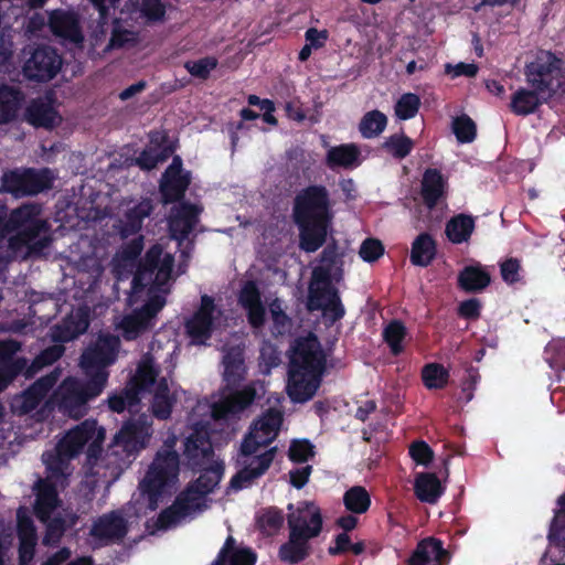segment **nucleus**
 <instances>
[{"label":"nucleus","mask_w":565,"mask_h":565,"mask_svg":"<svg viewBox=\"0 0 565 565\" xmlns=\"http://www.w3.org/2000/svg\"><path fill=\"white\" fill-rule=\"evenodd\" d=\"M266 393L264 381H254L213 403L205 420L198 422L194 416L207 412V406L199 404L191 416L192 433L185 438L184 455L193 466H202L200 477L182 492L173 505L164 510L159 519V529L167 530L182 521L193 518L209 507L207 494L213 492L223 476V463L214 457L209 440L206 425L211 419H227L239 415L254 401Z\"/></svg>","instance_id":"obj_1"},{"label":"nucleus","mask_w":565,"mask_h":565,"mask_svg":"<svg viewBox=\"0 0 565 565\" xmlns=\"http://www.w3.org/2000/svg\"><path fill=\"white\" fill-rule=\"evenodd\" d=\"M106 431L94 419H86L70 429L56 446L55 454L45 452L42 456L47 469L45 480L36 484L35 514L46 523L44 544L56 543L67 522L73 524L75 519L66 514L62 518L56 488L65 486L66 478L71 475L68 461L86 449L89 458L96 457L102 449Z\"/></svg>","instance_id":"obj_2"},{"label":"nucleus","mask_w":565,"mask_h":565,"mask_svg":"<svg viewBox=\"0 0 565 565\" xmlns=\"http://www.w3.org/2000/svg\"><path fill=\"white\" fill-rule=\"evenodd\" d=\"M167 245L168 243L153 245L134 278L128 303L141 306L114 321L115 329L127 341L137 339L154 327L157 315L166 305L170 281L184 271L181 265L178 271L173 270V255Z\"/></svg>","instance_id":"obj_3"},{"label":"nucleus","mask_w":565,"mask_h":565,"mask_svg":"<svg viewBox=\"0 0 565 565\" xmlns=\"http://www.w3.org/2000/svg\"><path fill=\"white\" fill-rule=\"evenodd\" d=\"M120 339L109 333H100L82 353L79 366L88 377L81 382L76 377H67L53 395V403L70 416L78 418L86 414L88 401L99 396L107 385L109 372L118 358Z\"/></svg>","instance_id":"obj_4"},{"label":"nucleus","mask_w":565,"mask_h":565,"mask_svg":"<svg viewBox=\"0 0 565 565\" xmlns=\"http://www.w3.org/2000/svg\"><path fill=\"white\" fill-rule=\"evenodd\" d=\"M49 244L50 228L40 205L13 210L0 231V273L11 259L41 253Z\"/></svg>","instance_id":"obj_5"},{"label":"nucleus","mask_w":565,"mask_h":565,"mask_svg":"<svg viewBox=\"0 0 565 565\" xmlns=\"http://www.w3.org/2000/svg\"><path fill=\"white\" fill-rule=\"evenodd\" d=\"M281 424L282 414L277 409H269L252 424L241 445L238 459L241 468L231 480L233 489L248 488L268 470L276 449L270 448L259 455H256V452L260 448L267 447L277 437Z\"/></svg>","instance_id":"obj_6"},{"label":"nucleus","mask_w":565,"mask_h":565,"mask_svg":"<svg viewBox=\"0 0 565 565\" xmlns=\"http://www.w3.org/2000/svg\"><path fill=\"white\" fill-rule=\"evenodd\" d=\"M326 358L316 337L296 341L290 355L287 394L294 403L311 399L320 386Z\"/></svg>","instance_id":"obj_7"},{"label":"nucleus","mask_w":565,"mask_h":565,"mask_svg":"<svg viewBox=\"0 0 565 565\" xmlns=\"http://www.w3.org/2000/svg\"><path fill=\"white\" fill-rule=\"evenodd\" d=\"M177 438L167 439L164 447L158 451L145 478L139 483V499L136 511L146 515L154 511L159 503L175 490L179 476V457L173 450Z\"/></svg>","instance_id":"obj_8"},{"label":"nucleus","mask_w":565,"mask_h":565,"mask_svg":"<svg viewBox=\"0 0 565 565\" xmlns=\"http://www.w3.org/2000/svg\"><path fill=\"white\" fill-rule=\"evenodd\" d=\"M294 217L300 230V247L316 252L324 242L331 220L328 193L324 188L310 186L295 201Z\"/></svg>","instance_id":"obj_9"},{"label":"nucleus","mask_w":565,"mask_h":565,"mask_svg":"<svg viewBox=\"0 0 565 565\" xmlns=\"http://www.w3.org/2000/svg\"><path fill=\"white\" fill-rule=\"evenodd\" d=\"M342 262L332 250H324L322 264L313 269L309 286L308 309L322 310L323 316L331 322L341 319L344 309L337 291L331 286L332 280H339L342 275Z\"/></svg>","instance_id":"obj_10"},{"label":"nucleus","mask_w":565,"mask_h":565,"mask_svg":"<svg viewBox=\"0 0 565 565\" xmlns=\"http://www.w3.org/2000/svg\"><path fill=\"white\" fill-rule=\"evenodd\" d=\"M526 83L551 97L561 87L564 72L563 62L548 51H541L525 66Z\"/></svg>","instance_id":"obj_11"},{"label":"nucleus","mask_w":565,"mask_h":565,"mask_svg":"<svg viewBox=\"0 0 565 565\" xmlns=\"http://www.w3.org/2000/svg\"><path fill=\"white\" fill-rule=\"evenodd\" d=\"M227 326V317L214 299L204 295L194 315L186 321V331L192 342L204 344L213 333Z\"/></svg>","instance_id":"obj_12"},{"label":"nucleus","mask_w":565,"mask_h":565,"mask_svg":"<svg viewBox=\"0 0 565 565\" xmlns=\"http://www.w3.org/2000/svg\"><path fill=\"white\" fill-rule=\"evenodd\" d=\"M53 180L49 169L10 171L3 174L1 189L15 198L34 195L51 188Z\"/></svg>","instance_id":"obj_13"},{"label":"nucleus","mask_w":565,"mask_h":565,"mask_svg":"<svg viewBox=\"0 0 565 565\" xmlns=\"http://www.w3.org/2000/svg\"><path fill=\"white\" fill-rule=\"evenodd\" d=\"M152 358L153 380L149 379V370L146 371L147 384L142 386V394L151 388V412L159 419H167L172 411V406L178 398V390L173 383H169L168 379L158 376L157 363L160 359L154 353H148Z\"/></svg>","instance_id":"obj_14"},{"label":"nucleus","mask_w":565,"mask_h":565,"mask_svg":"<svg viewBox=\"0 0 565 565\" xmlns=\"http://www.w3.org/2000/svg\"><path fill=\"white\" fill-rule=\"evenodd\" d=\"M149 370V379L153 380L152 358L146 354L141 358L136 375L131 379L128 386L121 393L111 394L108 399V407L116 413H121L126 408L130 412L141 399L142 386L147 384L146 371Z\"/></svg>","instance_id":"obj_15"},{"label":"nucleus","mask_w":565,"mask_h":565,"mask_svg":"<svg viewBox=\"0 0 565 565\" xmlns=\"http://www.w3.org/2000/svg\"><path fill=\"white\" fill-rule=\"evenodd\" d=\"M62 58L57 52L50 46H41L30 52L23 64L25 77L34 81H50L61 70Z\"/></svg>","instance_id":"obj_16"},{"label":"nucleus","mask_w":565,"mask_h":565,"mask_svg":"<svg viewBox=\"0 0 565 565\" xmlns=\"http://www.w3.org/2000/svg\"><path fill=\"white\" fill-rule=\"evenodd\" d=\"M128 520L120 511H111L99 516L92 525L89 543L99 547L120 541L127 533Z\"/></svg>","instance_id":"obj_17"},{"label":"nucleus","mask_w":565,"mask_h":565,"mask_svg":"<svg viewBox=\"0 0 565 565\" xmlns=\"http://www.w3.org/2000/svg\"><path fill=\"white\" fill-rule=\"evenodd\" d=\"M288 510V525L295 535L312 539L320 533L322 518L319 508L312 502H300L296 507L289 504Z\"/></svg>","instance_id":"obj_18"},{"label":"nucleus","mask_w":565,"mask_h":565,"mask_svg":"<svg viewBox=\"0 0 565 565\" xmlns=\"http://www.w3.org/2000/svg\"><path fill=\"white\" fill-rule=\"evenodd\" d=\"M189 183L190 175L183 172L181 159L174 157L160 182V191L164 202H173L180 199L184 194Z\"/></svg>","instance_id":"obj_19"},{"label":"nucleus","mask_w":565,"mask_h":565,"mask_svg":"<svg viewBox=\"0 0 565 565\" xmlns=\"http://www.w3.org/2000/svg\"><path fill=\"white\" fill-rule=\"evenodd\" d=\"M151 434L150 424L128 422L114 437V445L122 447L126 452L130 454L143 448L148 444Z\"/></svg>","instance_id":"obj_20"},{"label":"nucleus","mask_w":565,"mask_h":565,"mask_svg":"<svg viewBox=\"0 0 565 565\" xmlns=\"http://www.w3.org/2000/svg\"><path fill=\"white\" fill-rule=\"evenodd\" d=\"M449 559V552L444 548L441 541L427 537L417 544L407 565H447Z\"/></svg>","instance_id":"obj_21"},{"label":"nucleus","mask_w":565,"mask_h":565,"mask_svg":"<svg viewBox=\"0 0 565 565\" xmlns=\"http://www.w3.org/2000/svg\"><path fill=\"white\" fill-rule=\"evenodd\" d=\"M58 377L60 373L54 371L36 381L28 391L13 399V408L21 414L33 411L57 382Z\"/></svg>","instance_id":"obj_22"},{"label":"nucleus","mask_w":565,"mask_h":565,"mask_svg":"<svg viewBox=\"0 0 565 565\" xmlns=\"http://www.w3.org/2000/svg\"><path fill=\"white\" fill-rule=\"evenodd\" d=\"M200 212V207L189 204H182L173 209L170 218V232L180 246L196 225Z\"/></svg>","instance_id":"obj_23"},{"label":"nucleus","mask_w":565,"mask_h":565,"mask_svg":"<svg viewBox=\"0 0 565 565\" xmlns=\"http://www.w3.org/2000/svg\"><path fill=\"white\" fill-rule=\"evenodd\" d=\"M88 324V309L79 307L73 310L61 324L54 328L52 339L56 342L71 341L84 333Z\"/></svg>","instance_id":"obj_24"},{"label":"nucleus","mask_w":565,"mask_h":565,"mask_svg":"<svg viewBox=\"0 0 565 565\" xmlns=\"http://www.w3.org/2000/svg\"><path fill=\"white\" fill-rule=\"evenodd\" d=\"M20 349L15 341H0V392H2L13 377L25 366V361L13 359Z\"/></svg>","instance_id":"obj_25"},{"label":"nucleus","mask_w":565,"mask_h":565,"mask_svg":"<svg viewBox=\"0 0 565 565\" xmlns=\"http://www.w3.org/2000/svg\"><path fill=\"white\" fill-rule=\"evenodd\" d=\"M238 301L247 313L249 324L253 328H260L265 322V309L260 301L259 290L253 281L244 284Z\"/></svg>","instance_id":"obj_26"},{"label":"nucleus","mask_w":565,"mask_h":565,"mask_svg":"<svg viewBox=\"0 0 565 565\" xmlns=\"http://www.w3.org/2000/svg\"><path fill=\"white\" fill-rule=\"evenodd\" d=\"M18 532L20 539L19 561L20 565H29L34 556L36 535L33 522L22 508L18 510Z\"/></svg>","instance_id":"obj_27"},{"label":"nucleus","mask_w":565,"mask_h":565,"mask_svg":"<svg viewBox=\"0 0 565 565\" xmlns=\"http://www.w3.org/2000/svg\"><path fill=\"white\" fill-rule=\"evenodd\" d=\"M152 210L149 200L140 202H128L125 209V215L119 222V232L124 238L136 234L140 228L145 217L149 216Z\"/></svg>","instance_id":"obj_28"},{"label":"nucleus","mask_w":565,"mask_h":565,"mask_svg":"<svg viewBox=\"0 0 565 565\" xmlns=\"http://www.w3.org/2000/svg\"><path fill=\"white\" fill-rule=\"evenodd\" d=\"M547 98L536 88L519 87L511 96L509 108L518 116H526L533 114Z\"/></svg>","instance_id":"obj_29"},{"label":"nucleus","mask_w":565,"mask_h":565,"mask_svg":"<svg viewBox=\"0 0 565 565\" xmlns=\"http://www.w3.org/2000/svg\"><path fill=\"white\" fill-rule=\"evenodd\" d=\"M255 562L256 554L249 547L237 544L232 536H228L211 565H254Z\"/></svg>","instance_id":"obj_30"},{"label":"nucleus","mask_w":565,"mask_h":565,"mask_svg":"<svg viewBox=\"0 0 565 565\" xmlns=\"http://www.w3.org/2000/svg\"><path fill=\"white\" fill-rule=\"evenodd\" d=\"M25 120L34 127L52 128L61 118L49 98H39L28 106Z\"/></svg>","instance_id":"obj_31"},{"label":"nucleus","mask_w":565,"mask_h":565,"mask_svg":"<svg viewBox=\"0 0 565 565\" xmlns=\"http://www.w3.org/2000/svg\"><path fill=\"white\" fill-rule=\"evenodd\" d=\"M50 28L54 34L73 43H79L83 40L77 20L71 12L53 11L50 15Z\"/></svg>","instance_id":"obj_32"},{"label":"nucleus","mask_w":565,"mask_h":565,"mask_svg":"<svg viewBox=\"0 0 565 565\" xmlns=\"http://www.w3.org/2000/svg\"><path fill=\"white\" fill-rule=\"evenodd\" d=\"M164 141V132H152L150 135V143L137 159V164L141 169L150 170L153 169L159 162L164 161L170 154L168 147L163 145Z\"/></svg>","instance_id":"obj_33"},{"label":"nucleus","mask_w":565,"mask_h":565,"mask_svg":"<svg viewBox=\"0 0 565 565\" xmlns=\"http://www.w3.org/2000/svg\"><path fill=\"white\" fill-rule=\"evenodd\" d=\"M222 364L223 376L228 384H235L244 379L246 367L241 345L224 348Z\"/></svg>","instance_id":"obj_34"},{"label":"nucleus","mask_w":565,"mask_h":565,"mask_svg":"<svg viewBox=\"0 0 565 565\" xmlns=\"http://www.w3.org/2000/svg\"><path fill=\"white\" fill-rule=\"evenodd\" d=\"M447 189V182L441 173L436 169L425 171L422 180V196L428 207H434L444 196Z\"/></svg>","instance_id":"obj_35"},{"label":"nucleus","mask_w":565,"mask_h":565,"mask_svg":"<svg viewBox=\"0 0 565 565\" xmlns=\"http://www.w3.org/2000/svg\"><path fill=\"white\" fill-rule=\"evenodd\" d=\"M416 497L426 503L434 504L444 492L439 479L434 473H418L414 484Z\"/></svg>","instance_id":"obj_36"},{"label":"nucleus","mask_w":565,"mask_h":565,"mask_svg":"<svg viewBox=\"0 0 565 565\" xmlns=\"http://www.w3.org/2000/svg\"><path fill=\"white\" fill-rule=\"evenodd\" d=\"M360 150L353 143L331 147L327 153V163L330 168H351L360 163Z\"/></svg>","instance_id":"obj_37"},{"label":"nucleus","mask_w":565,"mask_h":565,"mask_svg":"<svg viewBox=\"0 0 565 565\" xmlns=\"http://www.w3.org/2000/svg\"><path fill=\"white\" fill-rule=\"evenodd\" d=\"M436 254L435 243L427 234L419 235L413 243L411 260L414 265L426 267Z\"/></svg>","instance_id":"obj_38"},{"label":"nucleus","mask_w":565,"mask_h":565,"mask_svg":"<svg viewBox=\"0 0 565 565\" xmlns=\"http://www.w3.org/2000/svg\"><path fill=\"white\" fill-rule=\"evenodd\" d=\"M309 540V537L295 535L294 532H290L289 541L279 551L281 559L289 563H297L303 559L307 555Z\"/></svg>","instance_id":"obj_39"},{"label":"nucleus","mask_w":565,"mask_h":565,"mask_svg":"<svg viewBox=\"0 0 565 565\" xmlns=\"http://www.w3.org/2000/svg\"><path fill=\"white\" fill-rule=\"evenodd\" d=\"M21 105V96L18 92L7 86L0 87V124L15 118Z\"/></svg>","instance_id":"obj_40"},{"label":"nucleus","mask_w":565,"mask_h":565,"mask_svg":"<svg viewBox=\"0 0 565 565\" xmlns=\"http://www.w3.org/2000/svg\"><path fill=\"white\" fill-rule=\"evenodd\" d=\"M387 125V117L380 110L367 111L359 124V131L364 138L371 139L381 135Z\"/></svg>","instance_id":"obj_41"},{"label":"nucleus","mask_w":565,"mask_h":565,"mask_svg":"<svg viewBox=\"0 0 565 565\" xmlns=\"http://www.w3.org/2000/svg\"><path fill=\"white\" fill-rule=\"evenodd\" d=\"M459 284L466 290L477 291L490 284V276L479 266H469L459 275Z\"/></svg>","instance_id":"obj_42"},{"label":"nucleus","mask_w":565,"mask_h":565,"mask_svg":"<svg viewBox=\"0 0 565 565\" xmlns=\"http://www.w3.org/2000/svg\"><path fill=\"white\" fill-rule=\"evenodd\" d=\"M343 503L348 511L355 514L365 513L371 505L369 492L361 486H354L345 491Z\"/></svg>","instance_id":"obj_43"},{"label":"nucleus","mask_w":565,"mask_h":565,"mask_svg":"<svg viewBox=\"0 0 565 565\" xmlns=\"http://www.w3.org/2000/svg\"><path fill=\"white\" fill-rule=\"evenodd\" d=\"M475 227V222L470 216L458 215L450 220L446 227L448 238L456 244L467 241Z\"/></svg>","instance_id":"obj_44"},{"label":"nucleus","mask_w":565,"mask_h":565,"mask_svg":"<svg viewBox=\"0 0 565 565\" xmlns=\"http://www.w3.org/2000/svg\"><path fill=\"white\" fill-rule=\"evenodd\" d=\"M422 376L427 388L437 390L446 386L449 373L443 365L431 363L423 369Z\"/></svg>","instance_id":"obj_45"},{"label":"nucleus","mask_w":565,"mask_h":565,"mask_svg":"<svg viewBox=\"0 0 565 565\" xmlns=\"http://www.w3.org/2000/svg\"><path fill=\"white\" fill-rule=\"evenodd\" d=\"M420 106V98L413 93L403 94L395 104V115L401 120H407L416 116Z\"/></svg>","instance_id":"obj_46"},{"label":"nucleus","mask_w":565,"mask_h":565,"mask_svg":"<svg viewBox=\"0 0 565 565\" xmlns=\"http://www.w3.org/2000/svg\"><path fill=\"white\" fill-rule=\"evenodd\" d=\"M269 315L273 322L271 332L274 334H284L289 330L290 319L285 313L279 299H275L269 303Z\"/></svg>","instance_id":"obj_47"},{"label":"nucleus","mask_w":565,"mask_h":565,"mask_svg":"<svg viewBox=\"0 0 565 565\" xmlns=\"http://www.w3.org/2000/svg\"><path fill=\"white\" fill-rule=\"evenodd\" d=\"M383 335L394 354L403 351L402 341L406 335V329L399 321H392L384 329Z\"/></svg>","instance_id":"obj_48"},{"label":"nucleus","mask_w":565,"mask_h":565,"mask_svg":"<svg viewBox=\"0 0 565 565\" xmlns=\"http://www.w3.org/2000/svg\"><path fill=\"white\" fill-rule=\"evenodd\" d=\"M258 524L265 533L274 534L282 526L284 515L275 508L265 509L258 515Z\"/></svg>","instance_id":"obj_49"},{"label":"nucleus","mask_w":565,"mask_h":565,"mask_svg":"<svg viewBox=\"0 0 565 565\" xmlns=\"http://www.w3.org/2000/svg\"><path fill=\"white\" fill-rule=\"evenodd\" d=\"M546 360L551 367L565 370V339H556L547 344Z\"/></svg>","instance_id":"obj_50"},{"label":"nucleus","mask_w":565,"mask_h":565,"mask_svg":"<svg viewBox=\"0 0 565 565\" xmlns=\"http://www.w3.org/2000/svg\"><path fill=\"white\" fill-rule=\"evenodd\" d=\"M384 147L394 157L404 158L411 152L413 141L404 135H395L386 140Z\"/></svg>","instance_id":"obj_51"},{"label":"nucleus","mask_w":565,"mask_h":565,"mask_svg":"<svg viewBox=\"0 0 565 565\" xmlns=\"http://www.w3.org/2000/svg\"><path fill=\"white\" fill-rule=\"evenodd\" d=\"M454 132L460 142H470L476 136L475 122L467 116L458 117L452 124Z\"/></svg>","instance_id":"obj_52"},{"label":"nucleus","mask_w":565,"mask_h":565,"mask_svg":"<svg viewBox=\"0 0 565 565\" xmlns=\"http://www.w3.org/2000/svg\"><path fill=\"white\" fill-rule=\"evenodd\" d=\"M217 61L214 57H203L198 61H190L185 63L186 71L195 77L206 78L210 73L216 67Z\"/></svg>","instance_id":"obj_53"},{"label":"nucleus","mask_w":565,"mask_h":565,"mask_svg":"<svg viewBox=\"0 0 565 565\" xmlns=\"http://www.w3.org/2000/svg\"><path fill=\"white\" fill-rule=\"evenodd\" d=\"M384 253V246L379 239L367 238L360 247L359 254L364 262H375Z\"/></svg>","instance_id":"obj_54"},{"label":"nucleus","mask_w":565,"mask_h":565,"mask_svg":"<svg viewBox=\"0 0 565 565\" xmlns=\"http://www.w3.org/2000/svg\"><path fill=\"white\" fill-rule=\"evenodd\" d=\"M280 363L279 352L269 343H265L260 349V369L263 373L268 374L271 367Z\"/></svg>","instance_id":"obj_55"},{"label":"nucleus","mask_w":565,"mask_h":565,"mask_svg":"<svg viewBox=\"0 0 565 565\" xmlns=\"http://www.w3.org/2000/svg\"><path fill=\"white\" fill-rule=\"evenodd\" d=\"M166 8L159 0H143L140 4V13L148 21H159L164 17Z\"/></svg>","instance_id":"obj_56"},{"label":"nucleus","mask_w":565,"mask_h":565,"mask_svg":"<svg viewBox=\"0 0 565 565\" xmlns=\"http://www.w3.org/2000/svg\"><path fill=\"white\" fill-rule=\"evenodd\" d=\"M411 457L422 466H427L434 458V451L425 441H416L409 447Z\"/></svg>","instance_id":"obj_57"},{"label":"nucleus","mask_w":565,"mask_h":565,"mask_svg":"<svg viewBox=\"0 0 565 565\" xmlns=\"http://www.w3.org/2000/svg\"><path fill=\"white\" fill-rule=\"evenodd\" d=\"M313 455L312 446L307 440H295L289 448V458L292 461L303 462Z\"/></svg>","instance_id":"obj_58"},{"label":"nucleus","mask_w":565,"mask_h":565,"mask_svg":"<svg viewBox=\"0 0 565 565\" xmlns=\"http://www.w3.org/2000/svg\"><path fill=\"white\" fill-rule=\"evenodd\" d=\"M63 347L61 344H55L46 350H44L33 362L32 373L36 372L39 369L46 364L53 363L57 360L63 353Z\"/></svg>","instance_id":"obj_59"},{"label":"nucleus","mask_w":565,"mask_h":565,"mask_svg":"<svg viewBox=\"0 0 565 565\" xmlns=\"http://www.w3.org/2000/svg\"><path fill=\"white\" fill-rule=\"evenodd\" d=\"M565 530V512L556 511L555 516L553 519L550 539L556 541V543L563 547H565V535H563V531Z\"/></svg>","instance_id":"obj_60"},{"label":"nucleus","mask_w":565,"mask_h":565,"mask_svg":"<svg viewBox=\"0 0 565 565\" xmlns=\"http://www.w3.org/2000/svg\"><path fill=\"white\" fill-rule=\"evenodd\" d=\"M142 237H135L117 255L116 262L122 259L125 262H132L142 250Z\"/></svg>","instance_id":"obj_61"},{"label":"nucleus","mask_w":565,"mask_h":565,"mask_svg":"<svg viewBox=\"0 0 565 565\" xmlns=\"http://www.w3.org/2000/svg\"><path fill=\"white\" fill-rule=\"evenodd\" d=\"M520 263L510 258L501 264V276L508 284H513L519 280Z\"/></svg>","instance_id":"obj_62"},{"label":"nucleus","mask_w":565,"mask_h":565,"mask_svg":"<svg viewBox=\"0 0 565 565\" xmlns=\"http://www.w3.org/2000/svg\"><path fill=\"white\" fill-rule=\"evenodd\" d=\"M328 39V32L327 31H319L317 29H308L306 31V41L309 47L312 49H320L323 46L324 42Z\"/></svg>","instance_id":"obj_63"},{"label":"nucleus","mask_w":565,"mask_h":565,"mask_svg":"<svg viewBox=\"0 0 565 565\" xmlns=\"http://www.w3.org/2000/svg\"><path fill=\"white\" fill-rule=\"evenodd\" d=\"M459 313L468 319H475L480 313V302L477 299L463 301L459 307Z\"/></svg>","instance_id":"obj_64"}]
</instances>
